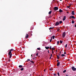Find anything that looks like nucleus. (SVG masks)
I'll return each mask as SVG.
<instances>
[{"label":"nucleus","instance_id":"52","mask_svg":"<svg viewBox=\"0 0 76 76\" xmlns=\"http://www.w3.org/2000/svg\"><path fill=\"white\" fill-rule=\"evenodd\" d=\"M67 13H69V12H67Z\"/></svg>","mask_w":76,"mask_h":76},{"label":"nucleus","instance_id":"50","mask_svg":"<svg viewBox=\"0 0 76 76\" xmlns=\"http://www.w3.org/2000/svg\"><path fill=\"white\" fill-rule=\"evenodd\" d=\"M75 27H76V25H75Z\"/></svg>","mask_w":76,"mask_h":76},{"label":"nucleus","instance_id":"46","mask_svg":"<svg viewBox=\"0 0 76 76\" xmlns=\"http://www.w3.org/2000/svg\"><path fill=\"white\" fill-rule=\"evenodd\" d=\"M57 62H58V61H59L58 60H57Z\"/></svg>","mask_w":76,"mask_h":76},{"label":"nucleus","instance_id":"28","mask_svg":"<svg viewBox=\"0 0 76 76\" xmlns=\"http://www.w3.org/2000/svg\"><path fill=\"white\" fill-rule=\"evenodd\" d=\"M37 49L38 50H41V49L39 48H37Z\"/></svg>","mask_w":76,"mask_h":76},{"label":"nucleus","instance_id":"11","mask_svg":"<svg viewBox=\"0 0 76 76\" xmlns=\"http://www.w3.org/2000/svg\"><path fill=\"white\" fill-rule=\"evenodd\" d=\"M59 12L60 13H61V12H63V10H61V9H60L59 10Z\"/></svg>","mask_w":76,"mask_h":76},{"label":"nucleus","instance_id":"24","mask_svg":"<svg viewBox=\"0 0 76 76\" xmlns=\"http://www.w3.org/2000/svg\"><path fill=\"white\" fill-rule=\"evenodd\" d=\"M57 43V45H58V44H59V41H58Z\"/></svg>","mask_w":76,"mask_h":76},{"label":"nucleus","instance_id":"56","mask_svg":"<svg viewBox=\"0 0 76 76\" xmlns=\"http://www.w3.org/2000/svg\"><path fill=\"white\" fill-rule=\"evenodd\" d=\"M56 51H57V50H56Z\"/></svg>","mask_w":76,"mask_h":76},{"label":"nucleus","instance_id":"3","mask_svg":"<svg viewBox=\"0 0 76 76\" xmlns=\"http://www.w3.org/2000/svg\"><path fill=\"white\" fill-rule=\"evenodd\" d=\"M72 70L75 71L76 70V68H75V67L73 66L72 67Z\"/></svg>","mask_w":76,"mask_h":76},{"label":"nucleus","instance_id":"47","mask_svg":"<svg viewBox=\"0 0 76 76\" xmlns=\"http://www.w3.org/2000/svg\"><path fill=\"white\" fill-rule=\"evenodd\" d=\"M60 56V54H58V56Z\"/></svg>","mask_w":76,"mask_h":76},{"label":"nucleus","instance_id":"54","mask_svg":"<svg viewBox=\"0 0 76 76\" xmlns=\"http://www.w3.org/2000/svg\"><path fill=\"white\" fill-rule=\"evenodd\" d=\"M61 52L60 53V54H61Z\"/></svg>","mask_w":76,"mask_h":76},{"label":"nucleus","instance_id":"12","mask_svg":"<svg viewBox=\"0 0 76 76\" xmlns=\"http://www.w3.org/2000/svg\"><path fill=\"white\" fill-rule=\"evenodd\" d=\"M11 53H12V52H11V51H10L8 53L9 55H10Z\"/></svg>","mask_w":76,"mask_h":76},{"label":"nucleus","instance_id":"42","mask_svg":"<svg viewBox=\"0 0 76 76\" xmlns=\"http://www.w3.org/2000/svg\"><path fill=\"white\" fill-rule=\"evenodd\" d=\"M64 54H66V52H64Z\"/></svg>","mask_w":76,"mask_h":76},{"label":"nucleus","instance_id":"31","mask_svg":"<svg viewBox=\"0 0 76 76\" xmlns=\"http://www.w3.org/2000/svg\"><path fill=\"white\" fill-rule=\"evenodd\" d=\"M70 6H71V5H70V6H67V7L68 8H69V7H70Z\"/></svg>","mask_w":76,"mask_h":76},{"label":"nucleus","instance_id":"7","mask_svg":"<svg viewBox=\"0 0 76 76\" xmlns=\"http://www.w3.org/2000/svg\"><path fill=\"white\" fill-rule=\"evenodd\" d=\"M72 15H75V11H72Z\"/></svg>","mask_w":76,"mask_h":76},{"label":"nucleus","instance_id":"58","mask_svg":"<svg viewBox=\"0 0 76 76\" xmlns=\"http://www.w3.org/2000/svg\"><path fill=\"white\" fill-rule=\"evenodd\" d=\"M30 76H31L30 75Z\"/></svg>","mask_w":76,"mask_h":76},{"label":"nucleus","instance_id":"40","mask_svg":"<svg viewBox=\"0 0 76 76\" xmlns=\"http://www.w3.org/2000/svg\"><path fill=\"white\" fill-rule=\"evenodd\" d=\"M27 61H30V59H27Z\"/></svg>","mask_w":76,"mask_h":76},{"label":"nucleus","instance_id":"8","mask_svg":"<svg viewBox=\"0 0 76 76\" xmlns=\"http://www.w3.org/2000/svg\"><path fill=\"white\" fill-rule=\"evenodd\" d=\"M60 62H58L57 64V66H60Z\"/></svg>","mask_w":76,"mask_h":76},{"label":"nucleus","instance_id":"18","mask_svg":"<svg viewBox=\"0 0 76 76\" xmlns=\"http://www.w3.org/2000/svg\"><path fill=\"white\" fill-rule=\"evenodd\" d=\"M64 56H65V55H64V54H62L61 55L62 57H64Z\"/></svg>","mask_w":76,"mask_h":76},{"label":"nucleus","instance_id":"10","mask_svg":"<svg viewBox=\"0 0 76 76\" xmlns=\"http://www.w3.org/2000/svg\"><path fill=\"white\" fill-rule=\"evenodd\" d=\"M49 48H50V47H47L46 46L45 47V48H46V49L47 50H48V49Z\"/></svg>","mask_w":76,"mask_h":76},{"label":"nucleus","instance_id":"34","mask_svg":"<svg viewBox=\"0 0 76 76\" xmlns=\"http://www.w3.org/2000/svg\"><path fill=\"white\" fill-rule=\"evenodd\" d=\"M36 55L37 56H38V53H37L36 54Z\"/></svg>","mask_w":76,"mask_h":76},{"label":"nucleus","instance_id":"29","mask_svg":"<svg viewBox=\"0 0 76 76\" xmlns=\"http://www.w3.org/2000/svg\"><path fill=\"white\" fill-rule=\"evenodd\" d=\"M62 23V21H60L59 22V23Z\"/></svg>","mask_w":76,"mask_h":76},{"label":"nucleus","instance_id":"38","mask_svg":"<svg viewBox=\"0 0 76 76\" xmlns=\"http://www.w3.org/2000/svg\"><path fill=\"white\" fill-rule=\"evenodd\" d=\"M54 53V51H52V54H53Z\"/></svg>","mask_w":76,"mask_h":76},{"label":"nucleus","instance_id":"13","mask_svg":"<svg viewBox=\"0 0 76 76\" xmlns=\"http://www.w3.org/2000/svg\"><path fill=\"white\" fill-rule=\"evenodd\" d=\"M23 67V66L22 65H19V67L20 68H22Z\"/></svg>","mask_w":76,"mask_h":76},{"label":"nucleus","instance_id":"53","mask_svg":"<svg viewBox=\"0 0 76 76\" xmlns=\"http://www.w3.org/2000/svg\"><path fill=\"white\" fill-rule=\"evenodd\" d=\"M60 1H62V0H60Z\"/></svg>","mask_w":76,"mask_h":76},{"label":"nucleus","instance_id":"36","mask_svg":"<svg viewBox=\"0 0 76 76\" xmlns=\"http://www.w3.org/2000/svg\"><path fill=\"white\" fill-rule=\"evenodd\" d=\"M60 30V28H58L57 29V31H58Z\"/></svg>","mask_w":76,"mask_h":76},{"label":"nucleus","instance_id":"30","mask_svg":"<svg viewBox=\"0 0 76 76\" xmlns=\"http://www.w3.org/2000/svg\"><path fill=\"white\" fill-rule=\"evenodd\" d=\"M67 44H66L65 46V48H66V47H67Z\"/></svg>","mask_w":76,"mask_h":76},{"label":"nucleus","instance_id":"27","mask_svg":"<svg viewBox=\"0 0 76 76\" xmlns=\"http://www.w3.org/2000/svg\"><path fill=\"white\" fill-rule=\"evenodd\" d=\"M75 23V21L73 20L72 21V23Z\"/></svg>","mask_w":76,"mask_h":76},{"label":"nucleus","instance_id":"55","mask_svg":"<svg viewBox=\"0 0 76 76\" xmlns=\"http://www.w3.org/2000/svg\"><path fill=\"white\" fill-rule=\"evenodd\" d=\"M33 59H35V58H33Z\"/></svg>","mask_w":76,"mask_h":76},{"label":"nucleus","instance_id":"33","mask_svg":"<svg viewBox=\"0 0 76 76\" xmlns=\"http://www.w3.org/2000/svg\"><path fill=\"white\" fill-rule=\"evenodd\" d=\"M58 75V76H60V75L59 74V72H58L57 73Z\"/></svg>","mask_w":76,"mask_h":76},{"label":"nucleus","instance_id":"35","mask_svg":"<svg viewBox=\"0 0 76 76\" xmlns=\"http://www.w3.org/2000/svg\"><path fill=\"white\" fill-rule=\"evenodd\" d=\"M50 50H51V46H50Z\"/></svg>","mask_w":76,"mask_h":76},{"label":"nucleus","instance_id":"39","mask_svg":"<svg viewBox=\"0 0 76 76\" xmlns=\"http://www.w3.org/2000/svg\"><path fill=\"white\" fill-rule=\"evenodd\" d=\"M50 70H52V69L51 68L50 69Z\"/></svg>","mask_w":76,"mask_h":76},{"label":"nucleus","instance_id":"43","mask_svg":"<svg viewBox=\"0 0 76 76\" xmlns=\"http://www.w3.org/2000/svg\"><path fill=\"white\" fill-rule=\"evenodd\" d=\"M48 53H50V52H49V50H48Z\"/></svg>","mask_w":76,"mask_h":76},{"label":"nucleus","instance_id":"23","mask_svg":"<svg viewBox=\"0 0 76 76\" xmlns=\"http://www.w3.org/2000/svg\"><path fill=\"white\" fill-rule=\"evenodd\" d=\"M30 62L32 63H34V61H30Z\"/></svg>","mask_w":76,"mask_h":76},{"label":"nucleus","instance_id":"32","mask_svg":"<svg viewBox=\"0 0 76 76\" xmlns=\"http://www.w3.org/2000/svg\"><path fill=\"white\" fill-rule=\"evenodd\" d=\"M53 28L50 27L49 28V30H50L51 29H53Z\"/></svg>","mask_w":76,"mask_h":76},{"label":"nucleus","instance_id":"2","mask_svg":"<svg viewBox=\"0 0 76 76\" xmlns=\"http://www.w3.org/2000/svg\"><path fill=\"white\" fill-rule=\"evenodd\" d=\"M60 24V23L58 22L57 21L56 22L55 24V26H58Z\"/></svg>","mask_w":76,"mask_h":76},{"label":"nucleus","instance_id":"15","mask_svg":"<svg viewBox=\"0 0 76 76\" xmlns=\"http://www.w3.org/2000/svg\"><path fill=\"white\" fill-rule=\"evenodd\" d=\"M53 50H55V48H52V51H53Z\"/></svg>","mask_w":76,"mask_h":76},{"label":"nucleus","instance_id":"51","mask_svg":"<svg viewBox=\"0 0 76 76\" xmlns=\"http://www.w3.org/2000/svg\"><path fill=\"white\" fill-rule=\"evenodd\" d=\"M31 57H32V54H31Z\"/></svg>","mask_w":76,"mask_h":76},{"label":"nucleus","instance_id":"49","mask_svg":"<svg viewBox=\"0 0 76 76\" xmlns=\"http://www.w3.org/2000/svg\"><path fill=\"white\" fill-rule=\"evenodd\" d=\"M44 72H45V69H44Z\"/></svg>","mask_w":76,"mask_h":76},{"label":"nucleus","instance_id":"37","mask_svg":"<svg viewBox=\"0 0 76 76\" xmlns=\"http://www.w3.org/2000/svg\"><path fill=\"white\" fill-rule=\"evenodd\" d=\"M54 76H56V74H54Z\"/></svg>","mask_w":76,"mask_h":76},{"label":"nucleus","instance_id":"22","mask_svg":"<svg viewBox=\"0 0 76 76\" xmlns=\"http://www.w3.org/2000/svg\"><path fill=\"white\" fill-rule=\"evenodd\" d=\"M23 69H24L23 68H22L20 69V70L22 71L23 70Z\"/></svg>","mask_w":76,"mask_h":76},{"label":"nucleus","instance_id":"57","mask_svg":"<svg viewBox=\"0 0 76 76\" xmlns=\"http://www.w3.org/2000/svg\"><path fill=\"white\" fill-rule=\"evenodd\" d=\"M56 51H57V50H56Z\"/></svg>","mask_w":76,"mask_h":76},{"label":"nucleus","instance_id":"25","mask_svg":"<svg viewBox=\"0 0 76 76\" xmlns=\"http://www.w3.org/2000/svg\"><path fill=\"white\" fill-rule=\"evenodd\" d=\"M13 50H13V49H11L10 50V51H13Z\"/></svg>","mask_w":76,"mask_h":76},{"label":"nucleus","instance_id":"44","mask_svg":"<svg viewBox=\"0 0 76 76\" xmlns=\"http://www.w3.org/2000/svg\"><path fill=\"white\" fill-rule=\"evenodd\" d=\"M10 55H11V56H12V53H11V54H10Z\"/></svg>","mask_w":76,"mask_h":76},{"label":"nucleus","instance_id":"17","mask_svg":"<svg viewBox=\"0 0 76 76\" xmlns=\"http://www.w3.org/2000/svg\"><path fill=\"white\" fill-rule=\"evenodd\" d=\"M60 42L61 44H62V43H63V41H61V40H60Z\"/></svg>","mask_w":76,"mask_h":76},{"label":"nucleus","instance_id":"16","mask_svg":"<svg viewBox=\"0 0 76 76\" xmlns=\"http://www.w3.org/2000/svg\"><path fill=\"white\" fill-rule=\"evenodd\" d=\"M57 58L58 59H59V58H60V57H59V56H58V55H57Z\"/></svg>","mask_w":76,"mask_h":76},{"label":"nucleus","instance_id":"21","mask_svg":"<svg viewBox=\"0 0 76 76\" xmlns=\"http://www.w3.org/2000/svg\"><path fill=\"white\" fill-rule=\"evenodd\" d=\"M10 57H9V58H11L12 57V55H10Z\"/></svg>","mask_w":76,"mask_h":76},{"label":"nucleus","instance_id":"41","mask_svg":"<svg viewBox=\"0 0 76 76\" xmlns=\"http://www.w3.org/2000/svg\"><path fill=\"white\" fill-rule=\"evenodd\" d=\"M50 57H52V54H50Z\"/></svg>","mask_w":76,"mask_h":76},{"label":"nucleus","instance_id":"45","mask_svg":"<svg viewBox=\"0 0 76 76\" xmlns=\"http://www.w3.org/2000/svg\"><path fill=\"white\" fill-rule=\"evenodd\" d=\"M51 57L50 56V59H51Z\"/></svg>","mask_w":76,"mask_h":76},{"label":"nucleus","instance_id":"6","mask_svg":"<svg viewBox=\"0 0 76 76\" xmlns=\"http://www.w3.org/2000/svg\"><path fill=\"white\" fill-rule=\"evenodd\" d=\"M29 37V35L28 34H26V36L25 38H28V37Z\"/></svg>","mask_w":76,"mask_h":76},{"label":"nucleus","instance_id":"19","mask_svg":"<svg viewBox=\"0 0 76 76\" xmlns=\"http://www.w3.org/2000/svg\"><path fill=\"white\" fill-rule=\"evenodd\" d=\"M53 37V39H54V38H55V36H53V37Z\"/></svg>","mask_w":76,"mask_h":76},{"label":"nucleus","instance_id":"14","mask_svg":"<svg viewBox=\"0 0 76 76\" xmlns=\"http://www.w3.org/2000/svg\"><path fill=\"white\" fill-rule=\"evenodd\" d=\"M51 39L50 40V42H51V41H52V39H53V38L52 37H51Z\"/></svg>","mask_w":76,"mask_h":76},{"label":"nucleus","instance_id":"5","mask_svg":"<svg viewBox=\"0 0 76 76\" xmlns=\"http://www.w3.org/2000/svg\"><path fill=\"white\" fill-rule=\"evenodd\" d=\"M66 16H64L63 19V20L64 21L65 20H66Z\"/></svg>","mask_w":76,"mask_h":76},{"label":"nucleus","instance_id":"20","mask_svg":"<svg viewBox=\"0 0 76 76\" xmlns=\"http://www.w3.org/2000/svg\"><path fill=\"white\" fill-rule=\"evenodd\" d=\"M52 12V11H50L49 12V14H51V12Z\"/></svg>","mask_w":76,"mask_h":76},{"label":"nucleus","instance_id":"4","mask_svg":"<svg viewBox=\"0 0 76 76\" xmlns=\"http://www.w3.org/2000/svg\"><path fill=\"white\" fill-rule=\"evenodd\" d=\"M58 9V7H56L54 8V10H57Z\"/></svg>","mask_w":76,"mask_h":76},{"label":"nucleus","instance_id":"26","mask_svg":"<svg viewBox=\"0 0 76 76\" xmlns=\"http://www.w3.org/2000/svg\"><path fill=\"white\" fill-rule=\"evenodd\" d=\"M66 72V70H65L64 71H63V73H65Z\"/></svg>","mask_w":76,"mask_h":76},{"label":"nucleus","instance_id":"1","mask_svg":"<svg viewBox=\"0 0 76 76\" xmlns=\"http://www.w3.org/2000/svg\"><path fill=\"white\" fill-rule=\"evenodd\" d=\"M63 38H64V37H65V36H66V32H64L62 35Z\"/></svg>","mask_w":76,"mask_h":76},{"label":"nucleus","instance_id":"9","mask_svg":"<svg viewBox=\"0 0 76 76\" xmlns=\"http://www.w3.org/2000/svg\"><path fill=\"white\" fill-rule=\"evenodd\" d=\"M71 18H72V19H75V17L74 16H71Z\"/></svg>","mask_w":76,"mask_h":76},{"label":"nucleus","instance_id":"48","mask_svg":"<svg viewBox=\"0 0 76 76\" xmlns=\"http://www.w3.org/2000/svg\"><path fill=\"white\" fill-rule=\"evenodd\" d=\"M8 61H10V60H8Z\"/></svg>","mask_w":76,"mask_h":76}]
</instances>
